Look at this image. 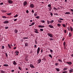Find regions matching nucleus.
I'll return each instance as SVG.
<instances>
[{
  "label": "nucleus",
  "mask_w": 73,
  "mask_h": 73,
  "mask_svg": "<svg viewBox=\"0 0 73 73\" xmlns=\"http://www.w3.org/2000/svg\"><path fill=\"white\" fill-rule=\"evenodd\" d=\"M50 21V24H52V23L54 22V20H52L51 21Z\"/></svg>",
  "instance_id": "17"
},
{
  "label": "nucleus",
  "mask_w": 73,
  "mask_h": 73,
  "mask_svg": "<svg viewBox=\"0 0 73 73\" xmlns=\"http://www.w3.org/2000/svg\"><path fill=\"white\" fill-rule=\"evenodd\" d=\"M57 25L58 27H60L61 26V24L58 23V24H57Z\"/></svg>",
  "instance_id": "46"
},
{
  "label": "nucleus",
  "mask_w": 73,
  "mask_h": 73,
  "mask_svg": "<svg viewBox=\"0 0 73 73\" xmlns=\"http://www.w3.org/2000/svg\"><path fill=\"white\" fill-rule=\"evenodd\" d=\"M4 66H8L9 65L7 64H5L3 65Z\"/></svg>",
  "instance_id": "25"
},
{
  "label": "nucleus",
  "mask_w": 73,
  "mask_h": 73,
  "mask_svg": "<svg viewBox=\"0 0 73 73\" xmlns=\"http://www.w3.org/2000/svg\"><path fill=\"white\" fill-rule=\"evenodd\" d=\"M70 29L71 30V32H72V31H73V28H72V26H70Z\"/></svg>",
  "instance_id": "23"
},
{
  "label": "nucleus",
  "mask_w": 73,
  "mask_h": 73,
  "mask_svg": "<svg viewBox=\"0 0 73 73\" xmlns=\"http://www.w3.org/2000/svg\"><path fill=\"white\" fill-rule=\"evenodd\" d=\"M63 45L64 46H65V44H66V42H63Z\"/></svg>",
  "instance_id": "33"
},
{
  "label": "nucleus",
  "mask_w": 73,
  "mask_h": 73,
  "mask_svg": "<svg viewBox=\"0 0 73 73\" xmlns=\"http://www.w3.org/2000/svg\"><path fill=\"white\" fill-rule=\"evenodd\" d=\"M5 56H6L7 57H8V54H7V53H5Z\"/></svg>",
  "instance_id": "47"
},
{
  "label": "nucleus",
  "mask_w": 73,
  "mask_h": 73,
  "mask_svg": "<svg viewBox=\"0 0 73 73\" xmlns=\"http://www.w3.org/2000/svg\"><path fill=\"white\" fill-rule=\"evenodd\" d=\"M64 39H65V38H64V37H63L62 38V41H64Z\"/></svg>",
  "instance_id": "63"
},
{
  "label": "nucleus",
  "mask_w": 73,
  "mask_h": 73,
  "mask_svg": "<svg viewBox=\"0 0 73 73\" xmlns=\"http://www.w3.org/2000/svg\"><path fill=\"white\" fill-rule=\"evenodd\" d=\"M25 43V45L26 46H28V43L26 42V43Z\"/></svg>",
  "instance_id": "16"
},
{
  "label": "nucleus",
  "mask_w": 73,
  "mask_h": 73,
  "mask_svg": "<svg viewBox=\"0 0 73 73\" xmlns=\"http://www.w3.org/2000/svg\"><path fill=\"white\" fill-rule=\"evenodd\" d=\"M47 24H50V21H49L48 20H47Z\"/></svg>",
  "instance_id": "24"
},
{
  "label": "nucleus",
  "mask_w": 73,
  "mask_h": 73,
  "mask_svg": "<svg viewBox=\"0 0 73 73\" xmlns=\"http://www.w3.org/2000/svg\"><path fill=\"white\" fill-rule=\"evenodd\" d=\"M41 22L42 23H45V21L44 20H41Z\"/></svg>",
  "instance_id": "36"
},
{
  "label": "nucleus",
  "mask_w": 73,
  "mask_h": 73,
  "mask_svg": "<svg viewBox=\"0 0 73 73\" xmlns=\"http://www.w3.org/2000/svg\"><path fill=\"white\" fill-rule=\"evenodd\" d=\"M53 9H54V10H56L57 11L58 10V9H57L55 7H53Z\"/></svg>",
  "instance_id": "32"
},
{
  "label": "nucleus",
  "mask_w": 73,
  "mask_h": 73,
  "mask_svg": "<svg viewBox=\"0 0 73 73\" xmlns=\"http://www.w3.org/2000/svg\"><path fill=\"white\" fill-rule=\"evenodd\" d=\"M62 25L63 27H64V28H65L66 27V26H65V25L64 24H62Z\"/></svg>",
  "instance_id": "39"
},
{
  "label": "nucleus",
  "mask_w": 73,
  "mask_h": 73,
  "mask_svg": "<svg viewBox=\"0 0 73 73\" xmlns=\"http://www.w3.org/2000/svg\"><path fill=\"white\" fill-rule=\"evenodd\" d=\"M17 20H18V19H15L14 20V21H17Z\"/></svg>",
  "instance_id": "54"
},
{
  "label": "nucleus",
  "mask_w": 73,
  "mask_h": 73,
  "mask_svg": "<svg viewBox=\"0 0 73 73\" xmlns=\"http://www.w3.org/2000/svg\"><path fill=\"white\" fill-rule=\"evenodd\" d=\"M34 32L36 33H38V30L36 29H34Z\"/></svg>",
  "instance_id": "6"
},
{
  "label": "nucleus",
  "mask_w": 73,
  "mask_h": 73,
  "mask_svg": "<svg viewBox=\"0 0 73 73\" xmlns=\"http://www.w3.org/2000/svg\"><path fill=\"white\" fill-rule=\"evenodd\" d=\"M36 19H40V16H36Z\"/></svg>",
  "instance_id": "38"
},
{
  "label": "nucleus",
  "mask_w": 73,
  "mask_h": 73,
  "mask_svg": "<svg viewBox=\"0 0 73 73\" xmlns=\"http://www.w3.org/2000/svg\"><path fill=\"white\" fill-rule=\"evenodd\" d=\"M64 32L65 33H66V30H64Z\"/></svg>",
  "instance_id": "60"
},
{
  "label": "nucleus",
  "mask_w": 73,
  "mask_h": 73,
  "mask_svg": "<svg viewBox=\"0 0 73 73\" xmlns=\"http://www.w3.org/2000/svg\"><path fill=\"white\" fill-rule=\"evenodd\" d=\"M35 23L34 22L32 23L31 24V25H32H32H35Z\"/></svg>",
  "instance_id": "48"
},
{
  "label": "nucleus",
  "mask_w": 73,
  "mask_h": 73,
  "mask_svg": "<svg viewBox=\"0 0 73 73\" xmlns=\"http://www.w3.org/2000/svg\"><path fill=\"white\" fill-rule=\"evenodd\" d=\"M7 1L9 4H12L13 3V1L11 0H8Z\"/></svg>",
  "instance_id": "5"
},
{
  "label": "nucleus",
  "mask_w": 73,
  "mask_h": 73,
  "mask_svg": "<svg viewBox=\"0 0 73 73\" xmlns=\"http://www.w3.org/2000/svg\"><path fill=\"white\" fill-rule=\"evenodd\" d=\"M50 15H51V16H53V13H51L50 14Z\"/></svg>",
  "instance_id": "56"
},
{
  "label": "nucleus",
  "mask_w": 73,
  "mask_h": 73,
  "mask_svg": "<svg viewBox=\"0 0 73 73\" xmlns=\"http://www.w3.org/2000/svg\"><path fill=\"white\" fill-rule=\"evenodd\" d=\"M49 57H51V58H52V55L50 54H49Z\"/></svg>",
  "instance_id": "40"
},
{
  "label": "nucleus",
  "mask_w": 73,
  "mask_h": 73,
  "mask_svg": "<svg viewBox=\"0 0 73 73\" xmlns=\"http://www.w3.org/2000/svg\"><path fill=\"white\" fill-rule=\"evenodd\" d=\"M54 40V39H53V38H50L49 39V40L50 41H53V40Z\"/></svg>",
  "instance_id": "34"
},
{
  "label": "nucleus",
  "mask_w": 73,
  "mask_h": 73,
  "mask_svg": "<svg viewBox=\"0 0 73 73\" xmlns=\"http://www.w3.org/2000/svg\"><path fill=\"white\" fill-rule=\"evenodd\" d=\"M70 12H66L65 13V14L66 15H70Z\"/></svg>",
  "instance_id": "14"
},
{
  "label": "nucleus",
  "mask_w": 73,
  "mask_h": 73,
  "mask_svg": "<svg viewBox=\"0 0 73 73\" xmlns=\"http://www.w3.org/2000/svg\"><path fill=\"white\" fill-rule=\"evenodd\" d=\"M25 60H26V61H28V59L27 58H25Z\"/></svg>",
  "instance_id": "61"
},
{
  "label": "nucleus",
  "mask_w": 73,
  "mask_h": 73,
  "mask_svg": "<svg viewBox=\"0 0 73 73\" xmlns=\"http://www.w3.org/2000/svg\"><path fill=\"white\" fill-rule=\"evenodd\" d=\"M67 29L68 31H70V28H69V27H67Z\"/></svg>",
  "instance_id": "64"
},
{
  "label": "nucleus",
  "mask_w": 73,
  "mask_h": 73,
  "mask_svg": "<svg viewBox=\"0 0 73 73\" xmlns=\"http://www.w3.org/2000/svg\"><path fill=\"white\" fill-rule=\"evenodd\" d=\"M35 44H37V39H36L35 40Z\"/></svg>",
  "instance_id": "42"
},
{
  "label": "nucleus",
  "mask_w": 73,
  "mask_h": 73,
  "mask_svg": "<svg viewBox=\"0 0 73 73\" xmlns=\"http://www.w3.org/2000/svg\"><path fill=\"white\" fill-rule=\"evenodd\" d=\"M55 65L56 66H57V65H58V63H56L55 64Z\"/></svg>",
  "instance_id": "49"
},
{
  "label": "nucleus",
  "mask_w": 73,
  "mask_h": 73,
  "mask_svg": "<svg viewBox=\"0 0 73 73\" xmlns=\"http://www.w3.org/2000/svg\"><path fill=\"white\" fill-rule=\"evenodd\" d=\"M55 69L56 70L57 72H59V71H60L59 68H56Z\"/></svg>",
  "instance_id": "28"
},
{
  "label": "nucleus",
  "mask_w": 73,
  "mask_h": 73,
  "mask_svg": "<svg viewBox=\"0 0 73 73\" xmlns=\"http://www.w3.org/2000/svg\"><path fill=\"white\" fill-rule=\"evenodd\" d=\"M3 3H0V5H3Z\"/></svg>",
  "instance_id": "58"
},
{
  "label": "nucleus",
  "mask_w": 73,
  "mask_h": 73,
  "mask_svg": "<svg viewBox=\"0 0 73 73\" xmlns=\"http://www.w3.org/2000/svg\"><path fill=\"white\" fill-rule=\"evenodd\" d=\"M48 27H49L50 28H54L53 26L52 25H48Z\"/></svg>",
  "instance_id": "10"
},
{
  "label": "nucleus",
  "mask_w": 73,
  "mask_h": 73,
  "mask_svg": "<svg viewBox=\"0 0 73 73\" xmlns=\"http://www.w3.org/2000/svg\"><path fill=\"white\" fill-rule=\"evenodd\" d=\"M37 13L35 12V13L34 15L35 16H37Z\"/></svg>",
  "instance_id": "35"
},
{
  "label": "nucleus",
  "mask_w": 73,
  "mask_h": 73,
  "mask_svg": "<svg viewBox=\"0 0 73 73\" xmlns=\"http://www.w3.org/2000/svg\"><path fill=\"white\" fill-rule=\"evenodd\" d=\"M40 47H38L37 50V55L38 54L39 52H40Z\"/></svg>",
  "instance_id": "4"
},
{
  "label": "nucleus",
  "mask_w": 73,
  "mask_h": 73,
  "mask_svg": "<svg viewBox=\"0 0 73 73\" xmlns=\"http://www.w3.org/2000/svg\"><path fill=\"white\" fill-rule=\"evenodd\" d=\"M47 35L49 36V37H50L52 38L53 37V34L50 33H47Z\"/></svg>",
  "instance_id": "2"
},
{
  "label": "nucleus",
  "mask_w": 73,
  "mask_h": 73,
  "mask_svg": "<svg viewBox=\"0 0 73 73\" xmlns=\"http://www.w3.org/2000/svg\"><path fill=\"white\" fill-rule=\"evenodd\" d=\"M28 4V2H27L26 1H25L23 3V6H26Z\"/></svg>",
  "instance_id": "1"
},
{
  "label": "nucleus",
  "mask_w": 73,
  "mask_h": 73,
  "mask_svg": "<svg viewBox=\"0 0 73 73\" xmlns=\"http://www.w3.org/2000/svg\"><path fill=\"white\" fill-rule=\"evenodd\" d=\"M5 48L4 46H1V49H4Z\"/></svg>",
  "instance_id": "21"
},
{
  "label": "nucleus",
  "mask_w": 73,
  "mask_h": 73,
  "mask_svg": "<svg viewBox=\"0 0 73 73\" xmlns=\"http://www.w3.org/2000/svg\"><path fill=\"white\" fill-rule=\"evenodd\" d=\"M40 31H41L42 32L43 31V29H40Z\"/></svg>",
  "instance_id": "55"
},
{
  "label": "nucleus",
  "mask_w": 73,
  "mask_h": 73,
  "mask_svg": "<svg viewBox=\"0 0 73 73\" xmlns=\"http://www.w3.org/2000/svg\"><path fill=\"white\" fill-rule=\"evenodd\" d=\"M14 32H15V33H16V34H17V32H18V31L17 30L15 29L14 30Z\"/></svg>",
  "instance_id": "12"
},
{
  "label": "nucleus",
  "mask_w": 73,
  "mask_h": 73,
  "mask_svg": "<svg viewBox=\"0 0 73 73\" xmlns=\"http://www.w3.org/2000/svg\"><path fill=\"white\" fill-rule=\"evenodd\" d=\"M17 63L15 62V61H14V62H13V64L14 65H16Z\"/></svg>",
  "instance_id": "26"
},
{
  "label": "nucleus",
  "mask_w": 73,
  "mask_h": 73,
  "mask_svg": "<svg viewBox=\"0 0 73 73\" xmlns=\"http://www.w3.org/2000/svg\"><path fill=\"white\" fill-rule=\"evenodd\" d=\"M58 61H59V62H62V60H61L60 59H58Z\"/></svg>",
  "instance_id": "30"
},
{
  "label": "nucleus",
  "mask_w": 73,
  "mask_h": 73,
  "mask_svg": "<svg viewBox=\"0 0 73 73\" xmlns=\"http://www.w3.org/2000/svg\"><path fill=\"white\" fill-rule=\"evenodd\" d=\"M30 66L31 68H35V67H34V66H33V65L32 64H30Z\"/></svg>",
  "instance_id": "9"
},
{
  "label": "nucleus",
  "mask_w": 73,
  "mask_h": 73,
  "mask_svg": "<svg viewBox=\"0 0 73 73\" xmlns=\"http://www.w3.org/2000/svg\"><path fill=\"white\" fill-rule=\"evenodd\" d=\"M49 50H50V52H53V50L50 49V48H49Z\"/></svg>",
  "instance_id": "52"
},
{
  "label": "nucleus",
  "mask_w": 73,
  "mask_h": 73,
  "mask_svg": "<svg viewBox=\"0 0 73 73\" xmlns=\"http://www.w3.org/2000/svg\"><path fill=\"white\" fill-rule=\"evenodd\" d=\"M32 12V14H33L34 13V10L33 9H32L31 11Z\"/></svg>",
  "instance_id": "44"
},
{
  "label": "nucleus",
  "mask_w": 73,
  "mask_h": 73,
  "mask_svg": "<svg viewBox=\"0 0 73 73\" xmlns=\"http://www.w3.org/2000/svg\"><path fill=\"white\" fill-rule=\"evenodd\" d=\"M23 39H24V40H25V39H27V38H28V37H24L23 38Z\"/></svg>",
  "instance_id": "51"
},
{
  "label": "nucleus",
  "mask_w": 73,
  "mask_h": 73,
  "mask_svg": "<svg viewBox=\"0 0 73 73\" xmlns=\"http://www.w3.org/2000/svg\"><path fill=\"white\" fill-rule=\"evenodd\" d=\"M38 27L39 28H44L45 26H42L41 25H39L38 26Z\"/></svg>",
  "instance_id": "8"
},
{
  "label": "nucleus",
  "mask_w": 73,
  "mask_h": 73,
  "mask_svg": "<svg viewBox=\"0 0 73 73\" xmlns=\"http://www.w3.org/2000/svg\"><path fill=\"white\" fill-rule=\"evenodd\" d=\"M48 9H49V11H51V10L52 9V7H50Z\"/></svg>",
  "instance_id": "50"
},
{
  "label": "nucleus",
  "mask_w": 73,
  "mask_h": 73,
  "mask_svg": "<svg viewBox=\"0 0 73 73\" xmlns=\"http://www.w3.org/2000/svg\"><path fill=\"white\" fill-rule=\"evenodd\" d=\"M42 60L43 61H44V60H45V61L46 60V58H42Z\"/></svg>",
  "instance_id": "41"
},
{
  "label": "nucleus",
  "mask_w": 73,
  "mask_h": 73,
  "mask_svg": "<svg viewBox=\"0 0 73 73\" xmlns=\"http://www.w3.org/2000/svg\"><path fill=\"white\" fill-rule=\"evenodd\" d=\"M54 15H56V16H58V15L57 13H55L54 14Z\"/></svg>",
  "instance_id": "59"
},
{
  "label": "nucleus",
  "mask_w": 73,
  "mask_h": 73,
  "mask_svg": "<svg viewBox=\"0 0 73 73\" xmlns=\"http://www.w3.org/2000/svg\"><path fill=\"white\" fill-rule=\"evenodd\" d=\"M1 73H5V71H3V70H1Z\"/></svg>",
  "instance_id": "20"
},
{
  "label": "nucleus",
  "mask_w": 73,
  "mask_h": 73,
  "mask_svg": "<svg viewBox=\"0 0 73 73\" xmlns=\"http://www.w3.org/2000/svg\"><path fill=\"white\" fill-rule=\"evenodd\" d=\"M18 68L19 69V70H22V68H21L20 67H19Z\"/></svg>",
  "instance_id": "45"
},
{
  "label": "nucleus",
  "mask_w": 73,
  "mask_h": 73,
  "mask_svg": "<svg viewBox=\"0 0 73 73\" xmlns=\"http://www.w3.org/2000/svg\"><path fill=\"white\" fill-rule=\"evenodd\" d=\"M4 24H8V23H9V21H4Z\"/></svg>",
  "instance_id": "13"
},
{
  "label": "nucleus",
  "mask_w": 73,
  "mask_h": 73,
  "mask_svg": "<svg viewBox=\"0 0 73 73\" xmlns=\"http://www.w3.org/2000/svg\"><path fill=\"white\" fill-rule=\"evenodd\" d=\"M62 73H68V71H66L63 72Z\"/></svg>",
  "instance_id": "37"
},
{
  "label": "nucleus",
  "mask_w": 73,
  "mask_h": 73,
  "mask_svg": "<svg viewBox=\"0 0 73 73\" xmlns=\"http://www.w3.org/2000/svg\"><path fill=\"white\" fill-rule=\"evenodd\" d=\"M8 45L9 48H10V49H11V46H10V45H9V44H8Z\"/></svg>",
  "instance_id": "29"
},
{
  "label": "nucleus",
  "mask_w": 73,
  "mask_h": 73,
  "mask_svg": "<svg viewBox=\"0 0 73 73\" xmlns=\"http://www.w3.org/2000/svg\"><path fill=\"white\" fill-rule=\"evenodd\" d=\"M48 6L49 8H50V7L52 8V7H51V4H49L48 5Z\"/></svg>",
  "instance_id": "22"
},
{
  "label": "nucleus",
  "mask_w": 73,
  "mask_h": 73,
  "mask_svg": "<svg viewBox=\"0 0 73 73\" xmlns=\"http://www.w3.org/2000/svg\"><path fill=\"white\" fill-rule=\"evenodd\" d=\"M68 36L69 37H71V36H72V33H69Z\"/></svg>",
  "instance_id": "18"
},
{
  "label": "nucleus",
  "mask_w": 73,
  "mask_h": 73,
  "mask_svg": "<svg viewBox=\"0 0 73 73\" xmlns=\"http://www.w3.org/2000/svg\"><path fill=\"white\" fill-rule=\"evenodd\" d=\"M30 7L32 8H34V5L33 4H31L30 5Z\"/></svg>",
  "instance_id": "7"
},
{
  "label": "nucleus",
  "mask_w": 73,
  "mask_h": 73,
  "mask_svg": "<svg viewBox=\"0 0 73 73\" xmlns=\"http://www.w3.org/2000/svg\"><path fill=\"white\" fill-rule=\"evenodd\" d=\"M18 16V15L17 14L16 15H15L14 16V17H17Z\"/></svg>",
  "instance_id": "53"
},
{
  "label": "nucleus",
  "mask_w": 73,
  "mask_h": 73,
  "mask_svg": "<svg viewBox=\"0 0 73 73\" xmlns=\"http://www.w3.org/2000/svg\"><path fill=\"white\" fill-rule=\"evenodd\" d=\"M7 15H9V16H10L11 15V13H7Z\"/></svg>",
  "instance_id": "43"
},
{
  "label": "nucleus",
  "mask_w": 73,
  "mask_h": 73,
  "mask_svg": "<svg viewBox=\"0 0 73 73\" xmlns=\"http://www.w3.org/2000/svg\"><path fill=\"white\" fill-rule=\"evenodd\" d=\"M58 21L59 23H62V21H60L59 20H58Z\"/></svg>",
  "instance_id": "27"
},
{
  "label": "nucleus",
  "mask_w": 73,
  "mask_h": 73,
  "mask_svg": "<svg viewBox=\"0 0 73 73\" xmlns=\"http://www.w3.org/2000/svg\"><path fill=\"white\" fill-rule=\"evenodd\" d=\"M70 73H72L73 72V69L72 68H71L69 71Z\"/></svg>",
  "instance_id": "11"
},
{
  "label": "nucleus",
  "mask_w": 73,
  "mask_h": 73,
  "mask_svg": "<svg viewBox=\"0 0 73 73\" xmlns=\"http://www.w3.org/2000/svg\"><path fill=\"white\" fill-rule=\"evenodd\" d=\"M26 12L27 13H29V11H28V10H26Z\"/></svg>",
  "instance_id": "57"
},
{
  "label": "nucleus",
  "mask_w": 73,
  "mask_h": 73,
  "mask_svg": "<svg viewBox=\"0 0 73 73\" xmlns=\"http://www.w3.org/2000/svg\"><path fill=\"white\" fill-rule=\"evenodd\" d=\"M2 17L3 19H6V18H7V17L5 16H2Z\"/></svg>",
  "instance_id": "31"
},
{
  "label": "nucleus",
  "mask_w": 73,
  "mask_h": 73,
  "mask_svg": "<svg viewBox=\"0 0 73 73\" xmlns=\"http://www.w3.org/2000/svg\"><path fill=\"white\" fill-rule=\"evenodd\" d=\"M41 62V59H40L37 61V64H40Z\"/></svg>",
  "instance_id": "3"
},
{
  "label": "nucleus",
  "mask_w": 73,
  "mask_h": 73,
  "mask_svg": "<svg viewBox=\"0 0 73 73\" xmlns=\"http://www.w3.org/2000/svg\"><path fill=\"white\" fill-rule=\"evenodd\" d=\"M67 69H68V68H65L63 69V71H65V70H67Z\"/></svg>",
  "instance_id": "19"
},
{
  "label": "nucleus",
  "mask_w": 73,
  "mask_h": 73,
  "mask_svg": "<svg viewBox=\"0 0 73 73\" xmlns=\"http://www.w3.org/2000/svg\"><path fill=\"white\" fill-rule=\"evenodd\" d=\"M11 72H15V70H11Z\"/></svg>",
  "instance_id": "62"
},
{
  "label": "nucleus",
  "mask_w": 73,
  "mask_h": 73,
  "mask_svg": "<svg viewBox=\"0 0 73 73\" xmlns=\"http://www.w3.org/2000/svg\"><path fill=\"white\" fill-rule=\"evenodd\" d=\"M66 63L67 64H68L69 65H71V64H72L71 62H66Z\"/></svg>",
  "instance_id": "15"
}]
</instances>
